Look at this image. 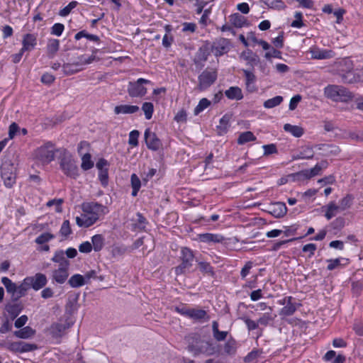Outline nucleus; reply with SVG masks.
I'll return each mask as SVG.
<instances>
[{
  "label": "nucleus",
  "mask_w": 363,
  "mask_h": 363,
  "mask_svg": "<svg viewBox=\"0 0 363 363\" xmlns=\"http://www.w3.org/2000/svg\"><path fill=\"white\" fill-rule=\"evenodd\" d=\"M352 197L350 195H347L345 197L342 198L340 201V205L338 206L340 207V209L345 210L347 208H350L352 205Z\"/></svg>",
  "instance_id": "60"
},
{
  "label": "nucleus",
  "mask_w": 363,
  "mask_h": 363,
  "mask_svg": "<svg viewBox=\"0 0 363 363\" xmlns=\"http://www.w3.org/2000/svg\"><path fill=\"white\" fill-rule=\"evenodd\" d=\"M77 4L78 3L76 1L69 2L68 5L60 11L59 14L61 16H67L69 14L71 11L77 6Z\"/></svg>",
  "instance_id": "59"
},
{
  "label": "nucleus",
  "mask_w": 363,
  "mask_h": 363,
  "mask_svg": "<svg viewBox=\"0 0 363 363\" xmlns=\"http://www.w3.org/2000/svg\"><path fill=\"white\" fill-rule=\"evenodd\" d=\"M339 210L340 207L338 206H337L334 202H330L327 206V210L325 214V218L328 220H330L332 218L336 216Z\"/></svg>",
  "instance_id": "46"
},
{
  "label": "nucleus",
  "mask_w": 363,
  "mask_h": 363,
  "mask_svg": "<svg viewBox=\"0 0 363 363\" xmlns=\"http://www.w3.org/2000/svg\"><path fill=\"white\" fill-rule=\"evenodd\" d=\"M37 45V38L35 34L27 33L23 35L22 40V51H31Z\"/></svg>",
  "instance_id": "20"
},
{
  "label": "nucleus",
  "mask_w": 363,
  "mask_h": 363,
  "mask_svg": "<svg viewBox=\"0 0 363 363\" xmlns=\"http://www.w3.org/2000/svg\"><path fill=\"white\" fill-rule=\"evenodd\" d=\"M142 110L143 111L147 120L152 118L154 112V106L152 103L145 102L142 106Z\"/></svg>",
  "instance_id": "53"
},
{
  "label": "nucleus",
  "mask_w": 363,
  "mask_h": 363,
  "mask_svg": "<svg viewBox=\"0 0 363 363\" xmlns=\"http://www.w3.org/2000/svg\"><path fill=\"white\" fill-rule=\"evenodd\" d=\"M60 233L63 237H67L72 233V229L70 227V223L68 220H65L60 228Z\"/></svg>",
  "instance_id": "58"
},
{
  "label": "nucleus",
  "mask_w": 363,
  "mask_h": 363,
  "mask_svg": "<svg viewBox=\"0 0 363 363\" xmlns=\"http://www.w3.org/2000/svg\"><path fill=\"white\" fill-rule=\"evenodd\" d=\"M211 102L206 98L201 99L198 105L195 107L194 113L195 115H199L204 109L211 105Z\"/></svg>",
  "instance_id": "51"
},
{
  "label": "nucleus",
  "mask_w": 363,
  "mask_h": 363,
  "mask_svg": "<svg viewBox=\"0 0 363 363\" xmlns=\"http://www.w3.org/2000/svg\"><path fill=\"white\" fill-rule=\"evenodd\" d=\"M86 281L84 276L79 274L72 275L68 280V284L72 288H79L84 286Z\"/></svg>",
  "instance_id": "36"
},
{
  "label": "nucleus",
  "mask_w": 363,
  "mask_h": 363,
  "mask_svg": "<svg viewBox=\"0 0 363 363\" xmlns=\"http://www.w3.org/2000/svg\"><path fill=\"white\" fill-rule=\"evenodd\" d=\"M230 116L225 114L219 121V125H217L218 134L220 135L225 134L230 128Z\"/></svg>",
  "instance_id": "32"
},
{
  "label": "nucleus",
  "mask_w": 363,
  "mask_h": 363,
  "mask_svg": "<svg viewBox=\"0 0 363 363\" xmlns=\"http://www.w3.org/2000/svg\"><path fill=\"white\" fill-rule=\"evenodd\" d=\"M314 156V152L312 147L306 146L302 147V149L298 152L296 156L294 157L295 159H301V160H310L312 159Z\"/></svg>",
  "instance_id": "37"
},
{
  "label": "nucleus",
  "mask_w": 363,
  "mask_h": 363,
  "mask_svg": "<svg viewBox=\"0 0 363 363\" xmlns=\"http://www.w3.org/2000/svg\"><path fill=\"white\" fill-rule=\"evenodd\" d=\"M217 79V72L213 69H206L198 77V89L204 91L210 87Z\"/></svg>",
  "instance_id": "8"
},
{
  "label": "nucleus",
  "mask_w": 363,
  "mask_h": 363,
  "mask_svg": "<svg viewBox=\"0 0 363 363\" xmlns=\"http://www.w3.org/2000/svg\"><path fill=\"white\" fill-rule=\"evenodd\" d=\"M213 336L216 340L218 342L223 341L226 339L228 334V331H220L218 329V323L217 321L212 323Z\"/></svg>",
  "instance_id": "35"
},
{
  "label": "nucleus",
  "mask_w": 363,
  "mask_h": 363,
  "mask_svg": "<svg viewBox=\"0 0 363 363\" xmlns=\"http://www.w3.org/2000/svg\"><path fill=\"white\" fill-rule=\"evenodd\" d=\"M224 352L228 355H233L236 352V341L231 338L224 345Z\"/></svg>",
  "instance_id": "50"
},
{
  "label": "nucleus",
  "mask_w": 363,
  "mask_h": 363,
  "mask_svg": "<svg viewBox=\"0 0 363 363\" xmlns=\"http://www.w3.org/2000/svg\"><path fill=\"white\" fill-rule=\"evenodd\" d=\"M145 142L147 147L152 151H157L160 150L162 143L160 139L157 137L155 132H152L150 128H146L144 133Z\"/></svg>",
  "instance_id": "11"
},
{
  "label": "nucleus",
  "mask_w": 363,
  "mask_h": 363,
  "mask_svg": "<svg viewBox=\"0 0 363 363\" xmlns=\"http://www.w3.org/2000/svg\"><path fill=\"white\" fill-rule=\"evenodd\" d=\"M179 259L181 263L174 267V273L177 276L184 274L193 266L194 252L189 247H182L180 251Z\"/></svg>",
  "instance_id": "5"
},
{
  "label": "nucleus",
  "mask_w": 363,
  "mask_h": 363,
  "mask_svg": "<svg viewBox=\"0 0 363 363\" xmlns=\"http://www.w3.org/2000/svg\"><path fill=\"white\" fill-rule=\"evenodd\" d=\"M241 319L245 322L248 330L250 331L256 330L259 327L258 320L255 322L247 317L242 318Z\"/></svg>",
  "instance_id": "63"
},
{
  "label": "nucleus",
  "mask_w": 363,
  "mask_h": 363,
  "mask_svg": "<svg viewBox=\"0 0 363 363\" xmlns=\"http://www.w3.org/2000/svg\"><path fill=\"white\" fill-rule=\"evenodd\" d=\"M189 311L190 308H189L186 304L183 303L174 307V311L186 318L189 317Z\"/></svg>",
  "instance_id": "62"
},
{
  "label": "nucleus",
  "mask_w": 363,
  "mask_h": 363,
  "mask_svg": "<svg viewBox=\"0 0 363 363\" xmlns=\"http://www.w3.org/2000/svg\"><path fill=\"white\" fill-rule=\"evenodd\" d=\"M1 283L5 286L7 293L11 295V300L13 301H17L19 299L18 296L17 284L6 277L1 278Z\"/></svg>",
  "instance_id": "18"
},
{
  "label": "nucleus",
  "mask_w": 363,
  "mask_h": 363,
  "mask_svg": "<svg viewBox=\"0 0 363 363\" xmlns=\"http://www.w3.org/2000/svg\"><path fill=\"white\" fill-rule=\"evenodd\" d=\"M275 315H272L271 313H264L262 315V316L257 320L259 325L263 326H267L271 322L274 321Z\"/></svg>",
  "instance_id": "52"
},
{
  "label": "nucleus",
  "mask_w": 363,
  "mask_h": 363,
  "mask_svg": "<svg viewBox=\"0 0 363 363\" xmlns=\"http://www.w3.org/2000/svg\"><path fill=\"white\" fill-rule=\"evenodd\" d=\"M284 130L286 132L290 133L293 136L296 138H300L304 133L303 128H302L301 126L294 125L289 123H286L284 125Z\"/></svg>",
  "instance_id": "38"
},
{
  "label": "nucleus",
  "mask_w": 363,
  "mask_h": 363,
  "mask_svg": "<svg viewBox=\"0 0 363 363\" xmlns=\"http://www.w3.org/2000/svg\"><path fill=\"white\" fill-rule=\"evenodd\" d=\"M198 239L200 242L208 244L220 243L225 240L224 237L220 234L209 233L199 234Z\"/></svg>",
  "instance_id": "19"
},
{
  "label": "nucleus",
  "mask_w": 363,
  "mask_h": 363,
  "mask_svg": "<svg viewBox=\"0 0 363 363\" xmlns=\"http://www.w3.org/2000/svg\"><path fill=\"white\" fill-rule=\"evenodd\" d=\"M140 132L137 130H133L129 133L128 143L132 147H137L138 145V138Z\"/></svg>",
  "instance_id": "56"
},
{
  "label": "nucleus",
  "mask_w": 363,
  "mask_h": 363,
  "mask_svg": "<svg viewBox=\"0 0 363 363\" xmlns=\"http://www.w3.org/2000/svg\"><path fill=\"white\" fill-rule=\"evenodd\" d=\"M130 183L133 189L131 195L135 197L141 187V181L135 174H133L130 177Z\"/></svg>",
  "instance_id": "43"
},
{
  "label": "nucleus",
  "mask_w": 363,
  "mask_h": 363,
  "mask_svg": "<svg viewBox=\"0 0 363 363\" xmlns=\"http://www.w3.org/2000/svg\"><path fill=\"white\" fill-rule=\"evenodd\" d=\"M82 63L79 59V61L73 63H65L62 65V71L66 75L74 74L83 69Z\"/></svg>",
  "instance_id": "22"
},
{
  "label": "nucleus",
  "mask_w": 363,
  "mask_h": 363,
  "mask_svg": "<svg viewBox=\"0 0 363 363\" xmlns=\"http://www.w3.org/2000/svg\"><path fill=\"white\" fill-rule=\"evenodd\" d=\"M60 48V40L49 39L47 44V52L49 58H53Z\"/></svg>",
  "instance_id": "31"
},
{
  "label": "nucleus",
  "mask_w": 363,
  "mask_h": 363,
  "mask_svg": "<svg viewBox=\"0 0 363 363\" xmlns=\"http://www.w3.org/2000/svg\"><path fill=\"white\" fill-rule=\"evenodd\" d=\"M7 350L13 352L23 353L37 349L35 344H30L23 341L11 342L6 345Z\"/></svg>",
  "instance_id": "12"
},
{
  "label": "nucleus",
  "mask_w": 363,
  "mask_h": 363,
  "mask_svg": "<svg viewBox=\"0 0 363 363\" xmlns=\"http://www.w3.org/2000/svg\"><path fill=\"white\" fill-rule=\"evenodd\" d=\"M230 23L236 28H242L249 26L247 19L241 14L236 13L230 16Z\"/></svg>",
  "instance_id": "28"
},
{
  "label": "nucleus",
  "mask_w": 363,
  "mask_h": 363,
  "mask_svg": "<svg viewBox=\"0 0 363 363\" xmlns=\"http://www.w3.org/2000/svg\"><path fill=\"white\" fill-rule=\"evenodd\" d=\"M187 350L194 357H208L220 354V346L211 340L201 339L199 335L194 334L188 340Z\"/></svg>",
  "instance_id": "2"
},
{
  "label": "nucleus",
  "mask_w": 363,
  "mask_h": 363,
  "mask_svg": "<svg viewBox=\"0 0 363 363\" xmlns=\"http://www.w3.org/2000/svg\"><path fill=\"white\" fill-rule=\"evenodd\" d=\"M326 98L335 102L347 103L353 98V94L347 88L335 84H329L324 89Z\"/></svg>",
  "instance_id": "4"
},
{
  "label": "nucleus",
  "mask_w": 363,
  "mask_h": 363,
  "mask_svg": "<svg viewBox=\"0 0 363 363\" xmlns=\"http://www.w3.org/2000/svg\"><path fill=\"white\" fill-rule=\"evenodd\" d=\"M55 238V235L50 233H43L35 238V242L38 245H43Z\"/></svg>",
  "instance_id": "55"
},
{
  "label": "nucleus",
  "mask_w": 363,
  "mask_h": 363,
  "mask_svg": "<svg viewBox=\"0 0 363 363\" xmlns=\"http://www.w3.org/2000/svg\"><path fill=\"white\" fill-rule=\"evenodd\" d=\"M198 265L199 267L200 271L206 274H208L211 277L215 276V272L213 271V267L210 264V263L206 262H199Z\"/></svg>",
  "instance_id": "47"
},
{
  "label": "nucleus",
  "mask_w": 363,
  "mask_h": 363,
  "mask_svg": "<svg viewBox=\"0 0 363 363\" xmlns=\"http://www.w3.org/2000/svg\"><path fill=\"white\" fill-rule=\"evenodd\" d=\"M33 333H34V331L33 330V329L28 326L24 327V328H21V330L14 332V335L16 337H18L19 338H22V339L28 338L32 335H33Z\"/></svg>",
  "instance_id": "49"
},
{
  "label": "nucleus",
  "mask_w": 363,
  "mask_h": 363,
  "mask_svg": "<svg viewBox=\"0 0 363 363\" xmlns=\"http://www.w3.org/2000/svg\"><path fill=\"white\" fill-rule=\"evenodd\" d=\"M315 147L322 151L321 155L324 157L336 156L340 152V147L333 144H318Z\"/></svg>",
  "instance_id": "17"
},
{
  "label": "nucleus",
  "mask_w": 363,
  "mask_h": 363,
  "mask_svg": "<svg viewBox=\"0 0 363 363\" xmlns=\"http://www.w3.org/2000/svg\"><path fill=\"white\" fill-rule=\"evenodd\" d=\"M225 96L230 100H241L243 98L242 89L238 86H230L225 91Z\"/></svg>",
  "instance_id": "30"
},
{
  "label": "nucleus",
  "mask_w": 363,
  "mask_h": 363,
  "mask_svg": "<svg viewBox=\"0 0 363 363\" xmlns=\"http://www.w3.org/2000/svg\"><path fill=\"white\" fill-rule=\"evenodd\" d=\"M82 156L81 167L83 170L87 171L94 167V162L91 160V155L89 152H86Z\"/></svg>",
  "instance_id": "41"
},
{
  "label": "nucleus",
  "mask_w": 363,
  "mask_h": 363,
  "mask_svg": "<svg viewBox=\"0 0 363 363\" xmlns=\"http://www.w3.org/2000/svg\"><path fill=\"white\" fill-rule=\"evenodd\" d=\"M1 170V176L4 186L11 188L16 184V167L10 162H5L2 164Z\"/></svg>",
  "instance_id": "7"
},
{
  "label": "nucleus",
  "mask_w": 363,
  "mask_h": 363,
  "mask_svg": "<svg viewBox=\"0 0 363 363\" xmlns=\"http://www.w3.org/2000/svg\"><path fill=\"white\" fill-rule=\"evenodd\" d=\"M207 313L203 309L190 308L189 318L194 320H201L206 319Z\"/></svg>",
  "instance_id": "42"
},
{
  "label": "nucleus",
  "mask_w": 363,
  "mask_h": 363,
  "mask_svg": "<svg viewBox=\"0 0 363 363\" xmlns=\"http://www.w3.org/2000/svg\"><path fill=\"white\" fill-rule=\"evenodd\" d=\"M245 78L246 87H250V85L255 84L256 82V77L253 72L248 69H242Z\"/></svg>",
  "instance_id": "54"
},
{
  "label": "nucleus",
  "mask_w": 363,
  "mask_h": 363,
  "mask_svg": "<svg viewBox=\"0 0 363 363\" xmlns=\"http://www.w3.org/2000/svg\"><path fill=\"white\" fill-rule=\"evenodd\" d=\"M83 213L76 217V223L80 228L93 225L101 216L108 213L106 206L97 202H85L82 204Z\"/></svg>",
  "instance_id": "1"
},
{
  "label": "nucleus",
  "mask_w": 363,
  "mask_h": 363,
  "mask_svg": "<svg viewBox=\"0 0 363 363\" xmlns=\"http://www.w3.org/2000/svg\"><path fill=\"white\" fill-rule=\"evenodd\" d=\"M342 82L347 84H352L359 80V77L356 75L352 70H348L340 74Z\"/></svg>",
  "instance_id": "39"
},
{
  "label": "nucleus",
  "mask_w": 363,
  "mask_h": 363,
  "mask_svg": "<svg viewBox=\"0 0 363 363\" xmlns=\"http://www.w3.org/2000/svg\"><path fill=\"white\" fill-rule=\"evenodd\" d=\"M150 83V80L143 78H139L135 82H130L128 86L129 96L131 97H142L145 96L147 93V89L144 85Z\"/></svg>",
  "instance_id": "9"
},
{
  "label": "nucleus",
  "mask_w": 363,
  "mask_h": 363,
  "mask_svg": "<svg viewBox=\"0 0 363 363\" xmlns=\"http://www.w3.org/2000/svg\"><path fill=\"white\" fill-rule=\"evenodd\" d=\"M51 260L53 262L57 263L58 267H69L70 262L66 258L65 252L62 250H57L55 252L53 257Z\"/></svg>",
  "instance_id": "23"
},
{
  "label": "nucleus",
  "mask_w": 363,
  "mask_h": 363,
  "mask_svg": "<svg viewBox=\"0 0 363 363\" xmlns=\"http://www.w3.org/2000/svg\"><path fill=\"white\" fill-rule=\"evenodd\" d=\"M284 100V98L281 96H276L272 99L266 100L263 106L266 108H272L279 105H280Z\"/></svg>",
  "instance_id": "44"
},
{
  "label": "nucleus",
  "mask_w": 363,
  "mask_h": 363,
  "mask_svg": "<svg viewBox=\"0 0 363 363\" xmlns=\"http://www.w3.org/2000/svg\"><path fill=\"white\" fill-rule=\"evenodd\" d=\"M310 53L311 58L317 60L330 59L335 55L332 50L320 49L317 47L311 48Z\"/></svg>",
  "instance_id": "16"
},
{
  "label": "nucleus",
  "mask_w": 363,
  "mask_h": 363,
  "mask_svg": "<svg viewBox=\"0 0 363 363\" xmlns=\"http://www.w3.org/2000/svg\"><path fill=\"white\" fill-rule=\"evenodd\" d=\"M57 153L62 172L68 177L77 179L79 175V169L72 154L65 148L57 149Z\"/></svg>",
  "instance_id": "3"
},
{
  "label": "nucleus",
  "mask_w": 363,
  "mask_h": 363,
  "mask_svg": "<svg viewBox=\"0 0 363 363\" xmlns=\"http://www.w3.org/2000/svg\"><path fill=\"white\" fill-rule=\"evenodd\" d=\"M230 49V42L228 39L220 38L215 40L211 45V52L216 57L226 54Z\"/></svg>",
  "instance_id": "10"
},
{
  "label": "nucleus",
  "mask_w": 363,
  "mask_h": 363,
  "mask_svg": "<svg viewBox=\"0 0 363 363\" xmlns=\"http://www.w3.org/2000/svg\"><path fill=\"white\" fill-rule=\"evenodd\" d=\"M262 2L269 8L273 9L281 10L286 6L284 2L281 0H262Z\"/></svg>",
  "instance_id": "48"
},
{
  "label": "nucleus",
  "mask_w": 363,
  "mask_h": 363,
  "mask_svg": "<svg viewBox=\"0 0 363 363\" xmlns=\"http://www.w3.org/2000/svg\"><path fill=\"white\" fill-rule=\"evenodd\" d=\"M140 108L135 105L121 104L114 108L116 114H133L139 111Z\"/></svg>",
  "instance_id": "25"
},
{
  "label": "nucleus",
  "mask_w": 363,
  "mask_h": 363,
  "mask_svg": "<svg viewBox=\"0 0 363 363\" xmlns=\"http://www.w3.org/2000/svg\"><path fill=\"white\" fill-rule=\"evenodd\" d=\"M57 150L52 142H47L36 149L35 158L42 164H48L54 160Z\"/></svg>",
  "instance_id": "6"
},
{
  "label": "nucleus",
  "mask_w": 363,
  "mask_h": 363,
  "mask_svg": "<svg viewBox=\"0 0 363 363\" xmlns=\"http://www.w3.org/2000/svg\"><path fill=\"white\" fill-rule=\"evenodd\" d=\"M69 267H57L52 272L51 279L52 283H57L59 284H64L67 278L69 277Z\"/></svg>",
  "instance_id": "15"
},
{
  "label": "nucleus",
  "mask_w": 363,
  "mask_h": 363,
  "mask_svg": "<svg viewBox=\"0 0 363 363\" xmlns=\"http://www.w3.org/2000/svg\"><path fill=\"white\" fill-rule=\"evenodd\" d=\"M65 29V26L62 23H56L51 27V34L57 36H60Z\"/></svg>",
  "instance_id": "61"
},
{
  "label": "nucleus",
  "mask_w": 363,
  "mask_h": 363,
  "mask_svg": "<svg viewBox=\"0 0 363 363\" xmlns=\"http://www.w3.org/2000/svg\"><path fill=\"white\" fill-rule=\"evenodd\" d=\"M22 309L23 306L20 303L6 306V310L9 314L11 320H14L21 313Z\"/></svg>",
  "instance_id": "34"
},
{
  "label": "nucleus",
  "mask_w": 363,
  "mask_h": 363,
  "mask_svg": "<svg viewBox=\"0 0 363 363\" xmlns=\"http://www.w3.org/2000/svg\"><path fill=\"white\" fill-rule=\"evenodd\" d=\"M30 286L35 291L43 289L48 283V279L44 274L36 273L34 276L27 277Z\"/></svg>",
  "instance_id": "14"
},
{
  "label": "nucleus",
  "mask_w": 363,
  "mask_h": 363,
  "mask_svg": "<svg viewBox=\"0 0 363 363\" xmlns=\"http://www.w3.org/2000/svg\"><path fill=\"white\" fill-rule=\"evenodd\" d=\"M262 353V351L259 350H253L247 354V355L245 357V362H250L256 359L260 354Z\"/></svg>",
  "instance_id": "64"
},
{
  "label": "nucleus",
  "mask_w": 363,
  "mask_h": 363,
  "mask_svg": "<svg viewBox=\"0 0 363 363\" xmlns=\"http://www.w3.org/2000/svg\"><path fill=\"white\" fill-rule=\"evenodd\" d=\"M257 140V138L255 136L252 132L251 131H245L241 133L237 140V143L238 145H244L248 142H253Z\"/></svg>",
  "instance_id": "40"
},
{
  "label": "nucleus",
  "mask_w": 363,
  "mask_h": 363,
  "mask_svg": "<svg viewBox=\"0 0 363 363\" xmlns=\"http://www.w3.org/2000/svg\"><path fill=\"white\" fill-rule=\"evenodd\" d=\"M266 211L274 218H283L287 213V208L284 202L271 203L267 206Z\"/></svg>",
  "instance_id": "13"
},
{
  "label": "nucleus",
  "mask_w": 363,
  "mask_h": 363,
  "mask_svg": "<svg viewBox=\"0 0 363 363\" xmlns=\"http://www.w3.org/2000/svg\"><path fill=\"white\" fill-rule=\"evenodd\" d=\"M321 170L317 164L310 169L301 170L296 174V177L301 179H309L315 176L320 174Z\"/></svg>",
  "instance_id": "26"
},
{
  "label": "nucleus",
  "mask_w": 363,
  "mask_h": 363,
  "mask_svg": "<svg viewBox=\"0 0 363 363\" xmlns=\"http://www.w3.org/2000/svg\"><path fill=\"white\" fill-rule=\"evenodd\" d=\"M348 259H345L343 257L327 259V262H328L327 269L328 271H333L335 269L342 268L348 264Z\"/></svg>",
  "instance_id": "27"
},
{
  "label": "nucleus",
  "mask_w": 363,
  "mask_h": 363,
  "mask_svg": "<svg viewBox=\"0 0 363 363\" xmlns=\"http://www.w3.org/2000/svg\"><path fill=\"white\" fill-rule=\"evenodd\" d=\"M105 245V238L101 234H96L91 237L92 249L95 252L101 251Z\"/></svg>",
  "instance_id": "33"
},
{
  "label": "nucleus",
  "mask_w": 363,
  "mask_h": 363,
  "mask_svg": "<svg viewBox=\"0 0 363 363\" xmlns=\"http://www.w3.org/2000/svg\"><path fill=\"white\" fill-rule=\"evenodd\" d=\"M29 289H30V286L26 277L19 285H17L18 296L19 299L26 296V292Z\"/></svg>",
  "instance_id": "45"
},
{
  "label": "nucleus",
  "mask_w": 363,
  "mask_h": 363,
  "mask_svg": "<svg viewBox=\"0 0 363 363\" xmlns=\"http://www.w3.org/2000/svg\"><path fill=\"white\" fill-rule=\"evenodd\" d=\"M70 327L69 323H55L51 325L50 332L52 337H62L65 331Z\"/></svg>",
  "instance_id": "29"
},
{
  "label": "nucleus",
  "mask_w": 363,
  "mask_h": 363,
  "mask_svg": "<svg viewBox=\"0 0 363 363\" xmlns=\"http://www.w3.org/2000/svg\"><path fill=\"white\" fill-rule=\"evenodd\" d=\"M240 57L247 61V65L252 68H253L255 65H257L260 61L258 55L254 53L251 50L243 51L240 54Z\"/></svg>",
  "instance_id": "21"
},
{
  "label": "nucleus",
  "mask_w": 363,
  "mask_h": 363,
  "mask_svg": "<svg viewBox=\"0 0 363 363\" xmlns=\"http://www.w3.org/2000/svg\"><path fill=\"white\" fill-rule=\"evenodd\" d=\"M288 303L284 306L282 308H281L279 311V315L287 317L291 316L294 315V313L296 311L298 306H300V304H297L296 303H294L292 301L293 298H288Z\"/></svg>",
  "instance_id": "24"
},
{
  "label": "nucleus",
  "mask_w": 363,
  "mask_h": 363,
  "mask_svg": "<svg viewBox=\"0 0 363 363\" xmlns=\"http://www.w3.org/2000/svg\"><path fill=\"white\" fill-rule=\"evenodd\" d=\"M209 55L208 49L206 47H201L196 53V57L199 61L205 62L208 60Z\"/></svg>",
  "instance_id": "57"
}]
</instances>
